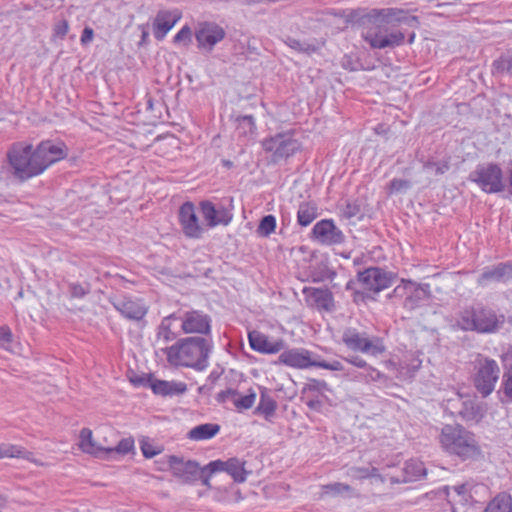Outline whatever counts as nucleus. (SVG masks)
I'll return each mask as SVG.
<instances>
[{
	"instance_id": "35",
	"label": "nucleus",
	"mask_w": 512,
	"mask_h": 512,
	"mask_svg": "<svg viewBox=\"0 0 512 512\" xmlns=\"http://www.w3.org/2000/svg\"><path fill=\"white\" fill-rule=\"evenodd\" d=\"M498 393L502 394L509 402H512V364L505 367Z\"/></svg>"
},
{
	"instance_id": "17",
	"label": "nucleus",
	"mask_w": 512,
	"mask_h": 512,
	"mask_svg": "<svg viewBox=\"0 0 512 512\" xmlns=\"http://www.w3.org/2000/svg\"><path fill=\"white\" fill-rule=\"evenodd\" d=\"M169 467L173 476L185 483H193L199 480L201 470L196 461L184 460L177 456H170Z\"/></svg>"
},
{
	"instance_id": "38",
	"label": "nucleus",
	"mask_w": 512,
	"mask_h": 512,
	"mask_svg": "<svg viewBox=\"0 0 512 512\" xmlns=\"http://www.w3.org/2000/svg\"><path fill=\"white\" fill-rule=\"evenodd\" d=\"M275 229L276 218L273 215H266L261 219L256 232L261 237H268Z\"/></svg>"
},
{
	"instance_id": "44",
	"label": "nucleus",
	"mask_w": 512,
	"mask_h": 512,
	"mask_svg": "<svg viewBox=\"0 0 512 512\" xmlns=\"http://www.w3.org/2000/svg\"><path fill=\"white\" fill-rule=\"evenodd\" d=\"M134 448V441L130 438L122 439L117 446L115 447H107L106 454L110 453H118V454H128Z\"/></svg>"
},
{
	"instance_id": "5",
	"label": "nucleus",
	"mask_w": 512,
	"mask_h": 512,
	"mask_svg": "<svg viewBox=\"0 0 512 512\" xmlns=\"http://www.w3.org/2000/svg\"><path fill=\"white\" fill-rule=\"evenodd\" d=\"M505 323V316L493 309L477 306L465 309L456 318V326L463 331H475L481 334L498 332Z\"/></svg>"
},
{
	"instance_id": "27",
	"label": "nucleus",
	"mask_w": 512,
	"mask_h": 512,
	"mask_svg": "<svg viewBox=\"0 0 512 512\" xmlns=\"http://www.w3.org/2000/svg\"><path fill=\"white\" fill-rule=\"evenodd\" d=\"M173 321H178L177 313H172L161 320L156 332L158 342L167 344L177 339L178 335L172 328Z\"/></svg>"
},
{
	"instance_id": "58",
	"label": "nucleus",
	"mask_w": 512,
	"mask_h": 512,
	"mask_svg": "<svg viewBox=\"0 0 512 512\" xmlns=\"http://www.w3.org/2000/svg\"><path fill=\"white\" fill-rule=\"evenodd\" d=\"M93 37H94L93 29L90 27H85L82 31V35L80 38L81 44L82 45L89 44L93 40Z\"/></svg>"
},
{
	"instance_id": "41",
	"label": "nucleus",
	"mask_w": 512,
	"mask_h": 512,
	"mask_svg": "<svg viewBox=\"0 0 512 512\" xmlns=\"http://www.w3.org/2000/svg\"><path fill=\"white\" fill-rule=\"evenodd\" d=\"M256 399V393L251 391L249 394L245 396H241L239 393L237 394L236 398L234 399V406L238 410H246L253 406Z\"/></svg>"
},
{
	"instance_id": "40",
	"label": "nucleus",
	"mask_w": 512,
	"mask_h": 512,
	"mask_svg": "<svg viewBox=\"0 0 512 512\" xmlns=\"http://www.w3.org/2000/svg\"><path fill=\"white\" fill-rule=\"evenodd\" d=\"M27 451L20 446L0 444V459L5 457L25 458Z\"/></svg>"
},
{
	"instance_id": "56",
	"label": "nucleus",
	"mask_w": 512,
	"mask_h": 512,
	"mask_svg": "<svg viewBox=\"0 0 512 512\" xmlns=\"http://www.w3.org/2000/svg\"><path fill=\"white\" fill-rule=\"evenodd\" d=\"M359 212L360 208L357 204L348 203L343 210V215L346 218H352L355 217Z\"/></svg>"
},
{
	"instance_id": "23",
	"label": "nucleus",
	"mask_w": 512,
	"mask_h": 512,
	"mask_svg": "<svg viewBox=\"0 0 512 512\" xmlns=\"http://www.w3.org/2000/svg\"><path fill=\"white\" fill-rule=\"evenodd\" d=\"M225 36L224 30L214 23L201 24L196 31V40L200 48L211 51Z\"/></svg>"
},
{
	"instance_id": "49",
	"label": "nucleus",
	"mask_w": 512,
	"mask_h": 512,
	"mask_svg": "<svg viewBox=\"0 0 512 512\" xmlns=\"http://www.w3.org/2000/svg\"><path fill=\"white\" fill-rule=\"evenodd\" d=\"M191 30L188 26L182 27L179 32L174 36L175 43H184L185 45L191 42Z\"/></svg>"
},
{
	"instance_id": "12",
	"label": "nucleus",
	"mask_w": 512,
	"mask_h": 512,
	"mask_svg": "<svg viewBox=\"0 0 512 512\" xmlns=\"http://www.w3.org/2000/svg\"><path fill=\"white\" fill-rule=\"evenodd\" d=\"M179 222L184 235L188 238L199 239L206 231L205 224L201 223L193 203L185 202L179 209Z\"/></svg>"
},
{
	"instance_id": "32",
	"label": "nucleus",
	"mask_w": 512,
	"mask_h": 512,
	"mask_svg": "<svg viewBox=\"0 0 512 512\" xmlns=\"http://www.w3.org/2000/svg\"><path fill=\"white\" fill-rule=\"evenodd\" d=\"M317 207L313 203L304 202L301 203L297 212V221L301 226L310 225L317 217Z\"/></svg>"
},
{
	"instance_id": "29",
	"label": "nucleus",
	"mask_w": 512,
	"mask_h": 512,
	"mask_svg": "<svg viewBox=\"0 0 512 512\" xmlns=\"http://www.w3.org/2000/svg\"><path fill=\"white\" fill-rule=\"evenodd\" d=\"M347 375L354 381H361L365 383L380 382L385 379V375L383 373L369 364L363 370L358 372L349 371Z\"/></svg>"
},
{
	"instance_id": "3",
	"label": "nucleus",
	"mask_w": 512,
	"mask_h": 512,
	"mask_svg": "<svg viewBox=\"0 0 512 512\" xmlns=\"http://www.w3.org/2000/svg\"><path fill=\"white\" fill-rule=\"evenodd\" d=\"M401 14V11L392 8L372 10L368 16L370 25L362 31L363 39L374 49L400 46L405 36L394 27L402 20Z\"/></svg>"
},
{
	"instance_id": "22",
	"label": "nucleus",
	"mask_w": 512,
	"mask_h": 512,
	"mask_svg": "<svg viewBox=\"0 0 512 512\" xmlns=\"http://www.w3.org/2000/svg\"><path fill=\"white\" fill-rule=\"evenodd\" d=\"M181 19V12L178 9L161 10L153 21V33L157 40H162L167 33Z\"/></svg>"
},
{
	"instance_id": "15",
	"label": "nucleus",
	"mask_w": 512,
	"mask_h": 512,
	"mask_svg": "<svg viewBox=\"0 0 512 512\" xmlns=\"http://www.w3.org/2000/svg\"><path fill=\"white\" fill-rule=\"evenodd\" d=\"M512 281V262H501L485 267L477 279V284L486 287L492 283Z\"/></svg>"
},
{
	"instance_id": "1",
	"label": "nucleus",
	"mask_w": 512,
	"mask_h": 512,
	"mask_svg": "<svg viewBox=\"0 0 512 512\" xmlns=\"http://www.w3.org/2000/svg\"><path fill=\"white\" fill-rule=\"evenodd\" d=\"M67 154L68 148L63 142L46 140L35 149L31 144L15 143L9 149L7 158L12 175L23 182L42 174Z\"/></svg>"
},
{
	"instance_id": "14",
	"label": "nucleus",
	"mask_w": 512,
	"mask_h": 512,
	"mask_svg": "<svg viewBox=\"0 0 512 512\" xmlns=\"http://www.w3.org/2000/svg\"><path fill=\"white\" fill-rule=\"evenodd\" d=\"M200 210L206 228H214L218 225L227 226L233 218L231 210L224 205H215L208 200L200 202Z\"/></svg>"
},
{
	"instance_id": "19",
	"label": "nucleus",
	"mask_w": 512,
	"mask_h": 512,
	"mask_svg": "<svg viewBox=\"0 0 512 512\" xmlns=\"http://www.w3.org/2000/svg\"><path fill=\"white\" fill-rule=\"evenodd\" d=\"M308 306L319 311L331 312L335 309L332 292L328 288L304 287L302 290Z\"/></svg>"
},
{
	"instance_id": "62",
	"label": "nucleus",
	"mask_w": 512,
	"mask_h": 512,
	"mask_svg": "<svg viewBox=\"0 0 512 512\" xmlns=\"http://www.w3.org/2000/svg\"><path fill=\"white\" fill-rule=\"evenodd\" d=\"M413 40H414V34H412V35L410 36V38H409V42H410V43H412V42H413Z\"/></svg>"
},
{
	"instance_id": "48",
	"label": "nucleus",
	"mask_w": 512,
	"mask_h": 512,
	"mask_svg": "<svg viewBox=\"0 0 512 512\" xmlns=\"http://www.w3.org/2000/svg\"><path fill=\"white\" fill-rule=\"evenodd\" d=\"M411 280H402L401 284L396 286L392 291L391 297H408V290L410 289Z\"/></svg>"
},
{
	"instance_id": "52",
	"label": "nucleus",
	"mask_w": 512,
	"mask_h": 512,
	"mask_svg": "<svg viewBox=\"0 0 512 512\" xmlns=\"http://www.w3.org/2000/svg\"><path fill=\"white\" fill-rule=\"evenodd\" d=\"M237 394H238V392L235 389L229 388V389L219 392L217 394V400L222 403L226 402V401H231L233 403Z\"/></svg>"
},
{
	"instance_id": "24",
	"label": "nucleus",
	"mask_w": 512,
	"mask_h": 512,
	"mask_svg": "<svg viewBox=\"0 0 512 512\" xmlns=\"http://www.w3.org/2000/svg\"><path fill=\"white\" fill-rule=\"evenodd\" d=\"M409 287L410 289L408 290V297H406L404 300L403 306L408 310H414L420 305L422 301L429 297V285H421L412 281Z\"/></svg>"
},
{
	"instance_id": "37",
	"label": "nucleus",
	"mask_w": 512,
	"mask_h": 512,
	"mask_svg": "<svg viewBox=\"0 0 512 512\" xmlns=\"http://www.w3.org/2000/svg\"><path fill=\"white\" fill-rule=\"evenodd\" d=\"M285 43L288 47L300 53L311 54L317 50L315 44L306 41H300L291 37H288L285 40Z\"/></svg>"
},
{
	"instance_id": "11",
	"label": "nucleus",
	"mask_w": 512,
	"mask_h": 512,
	"mask_svg": "<svg viewBox=\"0 0 512 512\" xmlns=\"http://www.w3.org/2000/svg\"><path fill=\"white\" fill-rule=\"evenodd\" d=\"M109 301L124 318L131 321H141L148 312L145 302L132 296L115 295Z\"/></svg>"
},
{
	"instance_id": "25",
	"label": "nucleus",
	"mask_w": 512,
	"mask_h": 512,
	"mask_svg": "<svg viewBox=\"0 0 512 512\" xmlns=\"http://www.w3.org/2000/svg\"><path fill=\"white\" fill-rule=\"evenodd\" d=\"M151 389L157 395L173 396L185 393L187 385L183 382L155 380L151 383Z\"/></svg>"
},
{
	"instance_id": "53",
	"label": "nucleus",
	"mask_w": 512,
	"mask_h": 512,
	"mask_svg": "<svg viewBox=\"0 0 512 512\" xmlns=\"http://www.w3.org/2000/svg\"><path fill=\"white\" fill-rule=\"evenodd\" d=\"M12 341V333L8 326H0V346L5 347Z\"/></svg>"
},
{
	"instance_id": "42",
	"label": "nucleus",
	"mask_w": 512,
	"mask_h": 512,
	"mask_svg": "<svg viewBox=\"0 0 512 512\" xmlns=\"http://www.w3.org/2000/svg\"><path fill=\"white\" fill-rule=\"evenodd\" d=\"M348 475L354 479H365V478H369V477L378 476V470L375 467H372V468L352 467L349 469Z\"/></svg>"
},
{
	"instance_id": "10",
	"label": "nucleus",
	"mask_w": 512,
	"mask_h": 512,
	"mask_svg": "<svg viewBox=\"0 0 512 512\" xmlns=\"http://www.w3.org/2000/svg\"><path fill=\"white\" fill-rule=\"evenodd\" d=\"M184 334H198L199 337L211 338V317L201 310H186L177 313Z\"/></svg>"
},
{
	"instance_id": "43",
	"label": "nucleus",
	"mask_w": 512,
	"mask_h": 512,
	"mask_svg": "<svg viewBox=\"0 0 512 512\" xmlns=\"http://www.w3.org/2000/svg\"><path fill=\"white\" fill-rule=\"evenodd\" d=\"M450 168L448 161L433 162L427 161L423 165V169L427 172H432L435 175H442L446 173Z\"/></svg>"
},
{
	"instance_id": "9",
	"label": "nucleus",
	"mask_w": 512,
	"mask_h": 512,
	"mask_svg": "<svg viewBox=\"0 0 512 512\" xmlns=\"http://www.w3.org/2000/svg\"><path fill=\"white\" fill-rule=\"evenodd\" d=\"M469 180L476 183L486 193H498L504 189L503 173L497 164L478 165L469 174Z\"/></svg>"
},
{
	"instance_id": "28",
	"label": "nucleus",
	"mask_w": 512,
	"mask_h": 512,
	"mask_svg": "<svg viewBox=\"0 0 512 512\" xmlns=\"http://www.w3.org/2000/svg\"><path fill=\"white\" fill-rule=\"evenodd\" d=\"M445 490L448 502L452 505L453 509L458 504L466 505L472 497L468 484L447 487Z\"/></svg>"
},
{
	"instance_id": "34",
	"label": "nucleus",
	"mask_w": 512,
	"mask_h": 512,
	"mask_svg": "<svg viewBox=\"0 0 512 512\" xmlns=\"http://www.w3.org/2000/svg\"><path fill=\"white\" fill-rule=\"evenodd\" d=\"M354 492L353 488L347 484L335 482L322 486L321 496H342L344 494L352 495Z\"/></svg>"
},
{
	"instance_id": "6",
	"label": "nucleus",
	"mask_w": 512,
	"mask_h": 512,
	"mask_svg": "<svg viewBox=\"0 0 512 512\" xmlns=\"http://www.w3.org/2000/svg\"><path fill=\"white\" fill-rule=\"evenodd\" d=\"M342 342L350 350L377 357L383 354L386 347L383 340L365 331L347 327L342 333Z\"/></svg>"
},
{
	"instance_id": "4",
	"label": "nucleus",
	"mask_w": 512,
	"mask_h": 512,
	"mask_svg": "<svg viewBox=\"0 0 512 512\" xmlns=\"http://www.w3.org/2000/svg\"><path fill=\"white\" fill-rule=\"evenodd\" d=\"M441 447L449 454L463 460L481 454L476 436L461 425H445L439 436Z\"/></svg>"
},
{
	"instance_id": "57",
	"label": "nucleus",
	"mask_w": 512,
	"mask_h": 512,
	"mask_svg": "<svg viewBox=\"0 0 512 512\" xmlns=\"http://www.w3.org/2000/svg\"><path fill=\"white\" fill-rule=\"evenodd\" d=\"M201 470V475L199 476V479L201 480L202 484L208 488L211 487L210 485V477L213 473H210V469L208 468V464L203 467V468H200Z\"/></svg>"
},
{
	"instance_id": "45",
	"label": "nucleus",
	"mask_w": 512,
	"mask_h": 512,
	"mask_svg": "<svg viewBox=\"0 0 512 512\" xmlns=\"http://www.w3.org/2000/svg\"><path fill=\"white\" fill-rule=\"evenodd\" d=\"M335 276V271L329 269L327 266H323L318 271L312 273V282L320 283L326 280H333Z\"/></svg>"
},
{
	"instance_id": "26",
	"label": "nucleus",
	"mask_w": 512,
	"mask_h": 512,
	"mask_svg": "<svg viewBox=\"0 0 512 512\" xmlns=\"http://www.w3.org/2000/svg\"><path fill=\"white\" fill-rule=\"evenodd\" d=\"M79 447L87 454L99 457L106 454L107 447L97 444L89 428H83L79 435Z\"/></svg>"
},
{
	"instance_id": "59",
	"label": "nucleus",
	"mask_w": 512,
	"mask_h": 512,
	"mask_svg": "<svg viewBox=\"0 0 512 512\" xmlns=\"http://www.w3.org/2000/svg\"><path fill=\"white\" fill-rule=\"evenodd\" d=\"M141 450H142L143 455L146 458H152L158 453V451H155L153 449L152 445H150L149 443H146V442H142Z\"/></svg>"
},
{
	"instance_id": "47",
	"label": "nucleus",
	"mask_w": 512,
	"mask_h": 512,
	"mask_svg": "<svg viewBox=\"0 0 512 512\" xmlns=\"http://www.w3.org/2000/svg\"><path fill=\"white\" fill-rule=\"evenodd\" d=\"M411 187V183L405 179H393L389 184L390 193L405 192Z\"/></svg>"
},
{
	"instance_id": "2",
	"label": "nucleus",
	"mask_w": 512,
	"mask_h": 512,
	"mask_svg": "<svg viewBox=\"0 0 512 512\" xmlns=\"http://www.w3.org/2000/svg\"><path fill=\"white\" fill-rule=\"evenodd\" d=\"M213 341L207 337H184L162 348L169 365L203 371L209 366Z\"/></svg>"
},
{
	"instance_id": "33",
	"label": "nucleus",
	"mask_w": 512,
	"mask_h": 512,
	"mask_svg": "<svg viewBox=\"0 0 512 512\" xmlns=\"http://www.w3.org/2000/svg\"><path fill=\"white\" fill-rule=\"evenodd\" d=\"M484 512H512L511 496L505 493L497 495Z\"/></svg>"
},
{
	"instance_id": "16",
	"label": "nucleus",
	"mask_w": 512,
	"mask_h": 512,
	"mask_svg": "<svg viewBox=\"0 0 512 512\" xmlns=\"http://www.w3.org/2000/svg\"><path fill=\"white\" fill-rule=\"evenodd\" d=\"M312 234L314 239L322 245L341 244L345 240L343 232L328 219L317 222L312 229Z\"/></svg>"
},
{
	"instance_id": "39",
	"label": "nucleus",
	"mask_w": 512,
	"mask_h": 512,
	"mask_svg": "<svg viewBox=\"0 0 512 512\" xmlns=\"http://www.w3.org/2000/svg\"><path fill=\"white\" fill-rule=\"evenodd\" d=\"M238 131L240 134L253 135L256 130L254 118L251 115L240 116L237 118Z\"/></svg>"
},
{
	"instance_id": "46",
	"label": "nucleus",
	"mask_w": 512,
	"mask_h": 512,
	"mask_svg": "<svg viewBox=\"0 0 512 512\" xmlns=\"http://www.w3.org/2000/svg\"><path fill=\"white\" fill-rule=\"evenodd\" d=\"M69 292L71 297L74 298H83L90 292L89 284H80V283H70L69 284Z\"/></svg>"
},
{
	"instance_id": "36",
	"label": "nucleus",
	"mask_w": 512,
	"mask_h": 512,
	"mask_svg": "<svg viewBox=\"0 0 512 512\" xmlns=\"http://www.w3.org/2000/svg\"><path fill=\"white\" fill-rule=\"evenodd\" d=\"M276 407V402L268 394L262 393L256 410L269 419L274 415Z\"/></svg>"
},
{
	"instance_id": "30",
	"label": "nucleus",
	"mask_w": 512,
	"mask_h": 512,
	"mask_svg": "<svg viewBox=\"0 0 512 512\" xmlns=\"http://www.w3.org/2000/svg\"><path fill=\"white\" fill-rule=\"evenodd\" d=\"M404 472V482H414L421 480L426 475V468L424 467L423 462L419 460H409L405 463L403 468Z\"/></svg>"
},
{
	"instance_id": "8",
	"label": "nucleus",
	"mask_w": 512,
	"mask_h": 512,
	"mask_svg": "<svg viewBox=\"0 0 512 512\" xmlns=\"http://www.w3.org/2000/svg\"><path fill=\"white\" fill-rule=\"evenodd\" d=\"M499 377L500 367L494 359L487 357L478 359L473 384L482 397H487L494 391Z\"/></svg>"
},
{
	"instance_id": "55",
	"label": "nucleus",
	"mask_w": 512,
	"mask_h": 512,
	"mask_svg": "<svg viewBox=\"0 0 512 512\" xmlns=\"http://www.w3.org/2000/svg\"><path fill=\"white\" fill-rule=\"evenodd\" d=\"M345 361L348 362L349 364L359 368L360 371L363 370L368 365V363L360 356L346 357Z\"/></svg>"
},
{
	"instance_id": "54",
	"label": "nucleus",
	"mask_w": 512,
	"mask_h": 512,
	"mask_svg": "<svg viewBox=\"0 0 512 512\" xmlns=\"http://www.w3.org/2000/svg\"><path fill=\"white\" fill-rule=\"evenodd\" d=\"M69 30V25L66 20L59 21L54 27V33L57 37L63 38Z\"/></svg>"
},
{
	"instance_id": "13",
	"label": "nucleus",
	"mask_w": 512,
	"mask_h": 512,
	"mask_svg": "<svg viewBox=\"0 0 512 512\" xmlns=\"http://www.w3.org/2000/svg\"><path fill=\"white\" fill-rule=\"evenodd\" d=\"M358 280L365 290L378 293L392 284L393 276L381 268L371 267L360 272Z\"/></svg>"
},
{
	"instance_id": "60",
	"label": "nucleus",
	"mask_w": 512,
	"mask_h": 512,
	"mask_svg": "<svg viewBox=\"0 0 512 512\" xmlns=\"http://www.w3.org/2000/svg\"><path fill=\"white\" fill-rule=\"evenodd\" d=\"M319 402L316 401V400H310L307 405L310 407V408H315L316 405L318 404Z\"/></svg>"
},
{
	"instance_id": "20",
	"label": "nucleus",
	"mask_w": 512,
	"mask_h": 512,
	"mask_svg": "<svg viewBox=\"0 0 512 512\" xmlns=\"http://www.w3.org/2000/svg\"><path fill=\"white\" fill-rule=\"evenodd\" d=\"M250 347L262 354H276L284 349L285 342L282 339H272L264 333L253 330L248 333Z\"/></svg>"
},
{
	"instance_id": "7",
	"label": "nucleus",
	"mask_w": 512,
	"mask_h": 512,
	"mask_svg": "<svg viewBox=\"0 0 512 512\" xmlns=\"http://www.w3.org/2000/svg\"><path fill=\"white\" fill-rule=\"evenodd\" d=\"M262 148L270 155L273 163H279L297 153L301 144L293 131H285L265 138L262 141Z\"/></svg>"
},
{
	"instance_id": "61",
	"label": "nucleus",
	"mask_w": 512,
	"mask_h": 512,
	"mask_svg": "<svg viewBox=\"0 0 512 512\" xmlns=\"http://www.w3.org/2000/svg\"><path fill=\"white\" fill-rule=\"evenodd\" d=\"M147 35H148V32H147V31H145V30H143V32H142V37H143V39H145V38L147 37Z\"/></svg>"
},
{
	"instance_id": "18",
	"label": "nucleus",
	"mask_w": 512,
	"mask_h": 512,
	"mask_svg": "<svg viewBox=\"0 0 512 512\" xmlns=\"http://www.w3.org/2000/svg\"><path fill=\"white\" fill-rule=\"evenodd\" d=\"M246 462L238 458H230L226 461L215 460L208 464L210 473L226 472L237 483L245 482L250 471L245 468Z\"/></svg>"
},
{
	"instance_id": "21",
	"label": "nucleus",
	"mask_w": 512,
	"mask_h": 512,
	"mask_svg": "<svg viewBox=\"0 0 512 512\" xmlns=\"http://www.w3.org/2000/svg\"><path fill=\"white\" fill-rule=\"evenodd\" d=\"M279 362L293 368L306 369L315 367L316 359L312 357V353L303 348H292L283 351L279 356Z\"/></svg>"
},
{
	"instance_id": "51",
	"label": "nucleus",
	"mask_w": 512,
	"mask_h": 512,
	"mask_svg": "<svg viewBox=\"0 0 512 512\" xmlns=\"http://www.w3.org/2000/svg\"><path fill=\"white\" fill-rule=\"evenodd\" d=\"M306 389L308 391L321 393L327 389V384L325 381L312 379L307 383Z\"/></svg>"
},
{
	"instance_id": "31",
	"label": "nucleus",
	"mask_w": 512,
	"mask_h": 512,
	"mask_svg": "<svg viewBox=\"0 0 512 512\" xmlns=\"http://www.w3.org/2000/svg\"><path fill=\"white\" fill-rule=\"evenodd\" d=\"M219 430L220 426L218 424L205 423L192 428L188 433V437L196 441L207 440L214 437Z\"/></svg>"
},
{
	"instance_id": "50",
	"label": "nucleus",
	"mask_w": 512,
	"mask_h": 512,
	"mask_svg": "<svg viewBox=\"0 0 512 512\" xmlns=\"http://www.w3.org/2000/svg\"><path fill=\"white\" fill-rule=\"evenodd\" d=\"M315 367L331 370V371H342L344 369L342 363L338 360H334L331 362L327 361H318L316 360Z\"/></svg>"
}]
</instances>
